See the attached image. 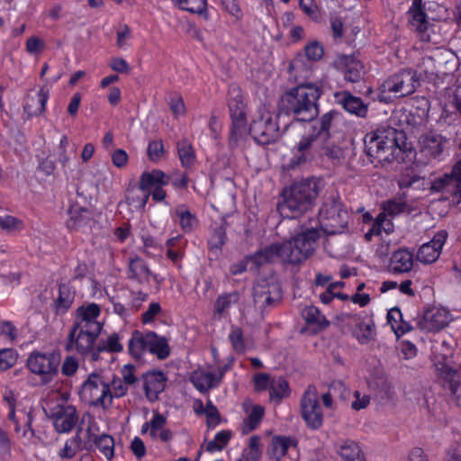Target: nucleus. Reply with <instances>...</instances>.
<instances>
[{"label": "nucleus", "mask_w": 461, "mask_h": 461, "mask_svg": "<svg viewBox=\"0 0 461 461\" xmlns=\"http://www.w3.org/2000/svg\"><path fill=\"white\" fill-rule=\"evenodd\" d=\"M259 441L260 437L252 436L249 439V447L243 449L241 456L237 461H259L262 454Z\"/></svg>", "instance_id": "45"}, {"label": "nucleus", "mask_w": 461, "mask_h": 461, "mask_svg": "<svg viewBox=\"0 0 461 461\" xmlns=\"http://www.w3.org/2000/svg\"><path fill=\"white\" fill-rule=\"evenodd\" d=\"M165 154L163 141L161 140H152L147 148V155L152 162L159 161Z\"/></svg>", "instance_id": "58"}, {"label": "nucleus", "mask_w": 461, "mask_h": 461, "mask_svg": "<svg viewBox=\"0 0 461 461\" xmlns=\"http://www.w3.org/2000/svg\"><path fill=\"white\" fill-rule=\"evenodd\" d=\"M191 380L194 387L202 393L215 386V374L212 372H194Z\"/></svg>", "instance_id": "42"}, {"label": "nucleus", "mask_w": 461, "mask_h": 461, "mask_svg": "<svg viewBox=\"0 0 461 461\" xmlns=\"http://www.w3.org/2000/svg\"><path fill=\"white\" fill-rule=\"evenodd\" d=\"M101 332L83 329L82 327L71 326L64 349L67 352H75L83 358H87L92 362L100 359V348H97L96 340Z\"/></svg>", "instance_id": "8"}, {"label": "nucleus", "mask_w": 461, "mask_h": 461, "mask_svg": "<svg viewBox=\"0 0 461 461\" xmlns=\"http://www.w3.org/2000/svg\"><path fill=\"white\" fill-rule=\"evenodd\" d=\"M321 238L316 228L307 229L283 243H274L267 246L250 256L256 267L272 263L279 258L284 264L297 265L309 258L315 251L317 242Z\"/></svg>", "instance_id": "1"}, {"label": "nucleus", "mask_w": 461, "mask_h": 461, "mask_svg": "<svg viewBox=\"0 0 461 461\" xmlns=\"http://www.w3.org/2000/svg\"><path fill=\"white\" fill-rule=\"evenodd\" d=\"M148 352L155 355L158 359H166L170 354L167 339L153 331H149Z\"/></svg>", "instance_id": "37"}, {"label": "nucleus", "mask_w": 461, "mask_h": 461, "mask_svg": "<svg viewBox=\"0 0 461 461\" xmlns=\"http://www.w3.org/2000/svg\"><path fill=\"white\" fill-rule=\"evenodd\" d=\"M413 267V253L407 249H399L394 251L390 258L388 269L391 273H408Z\"/></svg>", "instance_id": "26"}, {"label": "nucleus", "mask_w": 461, "mask_h": 461, "mask_svg": "<svg viewBox=\"0 0 461 461\" xmlns=\"http://www.w3.org/2000/svg\"><path fill=\"white\" fill-rule=\"evenodd\" d=\"M420 86L417 73L412 69H402L387 77L379 86L377 100L389 104L393 98L413 94Z\"/></svg>", "instance_id": "6"}, {"label": "nucleus", "mask_w": 461, "mask_h": 461, "mask_svg": "<svg viewBox=\"0 0 461 461\" xmlns=\"http://www.w3.org/2000/svg\"><path fill=\"white\" fill-rule=\"evenodd\" d=\"M407 203L402 199L388 200L383 204V212L385 214L395 216L405 211Z\"/></svg>", "instance_id": "57"}, {"label": "nucleus", "mask_w": 461, "mask_h": 461, "mask_svg": "<svg viewBox=\"0 0 461 461\" xmlns=\"http://www.w3.org/2000/svg\"><path fill=\"white\" fill-rule=\"evenodd\" d=\"M150 196V192H142L138 194L137 189L132 186L129 187L126 191L125 201L126 203L136 210L143 209Z\"/></svg>", "instance_id": "46"}, {"label": "nucleus", "mask_w": 461, "mask_h": 461, "mask_svg": "<svg viewBox=\"0 0 461 461\" xmlns=\"http://www.w3.org/2000/svg\"><path fill=\"white\" fill-rule=\"evenodd\" d=\"M321 95V88L315 84H300L284 93L280 99V110L297 122L313 123L319 119V99Z\"/></svg>", "instance_id": "3"}, {"label": "nucleus", "mask_w": 461, "mask_h": 461, "mask_svg": "<svg viewBox=\"0 0 461 461\" xmlns=\"http://www.w3.org/2000/svg\"><path fill=\"white\" fill-rule=\"evenodd\" d=\"M334 101L346 112L359 118H366L368 113V104L357 96L353 95L349 91L334 93Z\"/></svg>", "instance_id": "23"}, {"label": "nucleus", "mask_w": 461, "mask_h": 461, "mask_svg": "<svg viewBox=\"0 0 461 461\" xmlns=\"http://www.w3.org/2000/svg\"><path fill=\"white\" fill-rule=\"evenodd\" d=\"M97 348H100V354L102 352H121L123 348L120 342V337L117 333L111 334L106 341H101L97 343Z\"/></svg>", "instance_id": "54"}, {"label": "nucleus", "mask_w": 461, "mask_h": 461, "mask_svg": "<svg viewBox=\"0 0 461 461\" xmlns=\"http://www.w3.org/2000/svg\"><path fill=\"white\" fill-rule=\"evenodd\" d=\"M337 451L344 461H365L360 447L353 440H341L337 444Z\"/></svg>", "instance_id": "34"}, {"label": "nucleus", "mask_w": 461, "mask_h": 461, "mask_svg": "<svg viewBox=\"0 0 461 461\" xmlns=\"http://www.w3.org/2000/svg\"><path fill=\"white\" fill-rule=\"evenodd\" d=\"M297 441L293 437L285 436H276L271 439V443L268 447V454L270 456L280 460L281 457L285 456L290 447H296Z\"/></svg>", "instance_id": "33"}, {"label": "nucleus", "mask_w": 461, "mask_h": 461, "mask_svg": "<svg viewBox=\"0 0 461 461\" xmlns=\"http://www.w3.org/2000/svg\"><path fill=\"white\" fill-rule=\"evenodd\" d=\"M382 231H384L387 234L393 231V224L391 220L387 219V214L384 212H380L377 215L369 233H366V237L367 238L369 234L378 236Z\"/></svg>", "instance_id": "50"}, {"label": "nucleus", "mask_w": 461, "mask_h": 461, "mask_svg": "<svg viewBox=\"0 0 461 461\" xmlns=\"http://www.w3.org/2000/svg\"><path fill=\"white\" fill-rule=\"evenodd\" d=\"M227 235L226 229L223 225H220L213 229L212 234L208 240V249L212 252H218L226 243Z\"/></svg>", "instance_id": "52"}, {"label": "nucleus", "mask_w": 461, "mask_h": 461, "mask_svg": "<svg viewBox=\"0 0 461 461\" xmlns=\"http://www.w3.org/2000/svg\"><path fill=\"white\" fill-rule=\"evenodd\" d=\"M228 106L231 118L229 145L235 148L247 131V113L241 89L232 85L228 91Z\"/></svg>", "instance_id": "9"}, {"label": "nucleus", "mask_w": 461, "mask_h": 461, "mask_svg": "<svg viewBox=\"0 0 461 461\" xmlns=\"http://www.w3.org/2000/svg\"><path fill=\"white\" fill-rule=\"evenodd\" d=\"M170 182L176 189H186L190 181L188 174L186 172L176 171L171 175Z\"/></svg>", "instance_id": "63"}, {"label": "nucleus", "mask_w": 461, "mask_h": 461, "mask_svg": "<svg viewBox=\"0 0 461 461\" xmlns=\"http://www.w3.org/2000/svg\"><path fill=\"white\" fill-rule=\"evenodd\" d=\"M301 416L311 429H319L323 424V413L319 402L317 388L310 384L300 401Z\"/></svg>", "instance_id": "15"}, {"label": "nucleus", "mask_w": 461, "mask_h": 461, "mask_svg": "<svg viewBox=\"0 0 461 461\" xmlns=\"http://www.w3.org/2000/svg\"><path fill=\"white\" fill-rule=\"evenodd\" d=\"M82 432L83 429L81 427L77 428L76 434L65 442L64 447L59 452V456L60 458L71 459L79 451L85 450L81 444Z\"/></svg>", "instance_id": "38"}, {"label": "nucleus", "mask_w": 461, "mask_h": 461, "mask_svg": "<svg viewBox=\"0 0 461 461\" xmlns=\"http://www.w3.org/2000/svg\"><path fill=\"white\" fill-rule=\"evenodd\" d=\"M341 116L337 110H330L319 117L311 125V131L302 136L292 149L289 168L310 163L319 155L320 141L331 139V129L334 122Z\"/></svg>", "instance_id": "2"}, {"label": "nucleus", "mask_w": 461, "mask_h": 461, "mask_svg": "<svg viewBox=\"0 0 461 461\" xmlns=\"http://www.w3.org/2000/svg\"><path fill=\"white\" fill-rule=\"evenodd\" d=\"M50 91L42 86L35 96L28 95L23 104L24 112L29 117L38 116L44 113Z\"/></svg>", "instance_id": "27"}, {"label": "nucleus", "mask_w": 461, "mask_h": 461, "mask_svg": "<svg viewBox=\"0 0 461 461\" xmlns=\"http://www.w3.org/2000/svg\"><path fill=\"white\" fill-rule=\"evenodd\" d=\"M289 394V384L284 377L280 376L276 379H272L269 389V397L272 402L278 403L283 398L288 397Z\"/></svg>", "instance_id": "41"}, {"label": "nucleus", "mask_w": 461, "mask_h": 461, "mask_svg": "<svg viewBox=\"0 0 461 461\" xmlns=\"http://www.w3.org/2000/svg\"><path fill=\"white\" fill-rule=\"evenodd\" d=\"M79 396L90 406L108 410L111 407L110 383L100 373L92 372L82 384Z\"/></svg>", "instance_id": "10"}, {"label": "nucleus", "mask_w": 461, "mask_h": 461, "mask_svg": "<svg viewBox=\"0 0 461 461\" xmlns=\"http://www.w3.org/2000/svg\"><path fill=\"white\" fill-rule=\"evenodd\" d=\"M173 3L180 9L192 14L206 13L207 0H173Z\"/></svg>", "instance_id": "51"}, {"label": "nucleus", "mask_w": 461, "mask_h": 461, "mask_svg": "<svg viewBox=\"0 0 461 461\" xmlns=\"http://www.w3.org/2000/svg\"><path fill=\"white\" fill-rule=\"evenodd\" d=\"M408 14L411 26L417 31L424 32L428 30L429 23L427 20V14L423 10L422 0H412Z\"/></svg>", "instance_id": "31"}, {"label": "nucleus", "mask_w": 461, "mask_h": 461, "mask_svg": "<svg viewBox=\"0 0 461 461\" xmlns=\"http://www.w3.org/2000/svg\"><path fill=\"white\" fill-rule=\"evenodd\" d=\"M239 300L240 294L236 291L220 294L213 304V314L219 318L227 315L231 305L237 303Z\"/></svg>", "instance_id": "36"}, {"label": "nucleus", "mask_w": 461, "mask_h": 461, "mask_svg": "<svg viewBox=\"0 0 461 461\" xmlns=\"http://www.w3.org/2000/svg\"><path fill=\"white\" fill-rule=\"evenodd\" d=\"M51 416L54 428L59 433L71 431L78 421L76 407L68 403L57 404L51 410Z\"/></svg>", "instance_id": "20"}, {"label": "nucleus", "mask_w": 461, "mask_h": 461, "mask_svg": "<svg viewBox=\"0 0 461 461\" xmlns=\"http://www.w3.org/2000/svg\"><path fill=\"white\" fill-rule=\"evenodd\" d=\"M170 182V176L160 169L145 171L140 175L139 189L141 192H150L158 185H167Z\"/></svg>", "instance_id": "28"}, {"label": "nucleus", "mask_w": 461, "mask_h": 461, "mask_svg": "<svg viewBox=\"0 0 461 461\" xmlns=\"http://www.w3.org/2000/svg\"><path fill=\"white\" fill-rule=\"evenodd\" d=\"M406 136L403 131L389 126H382L365 136L366 155L380 164L398 160L407 149Z\"/></svg>", "instance_id": "4"}, {"label": "nucleus", "mask_w": 461, "mask_h": 461, "mask_svg": "<svg viewBox=\"0 0 461 461\" xmlns=\"http://www.w3.org/2000/svg\"><path fill=\"white\" fill-rule=\"evenodd\" d=\"M75 300V292L68 284H59V295L54 301L56 313H65L71 308Z\"/></svg>", "instance_id": "35"}, {"label": "nucleus", "mask_w": 461, "mask_h": 461, "mask_svg": "<svg viewBox=\"0 0 461 461\" xmlns=\"http://www.w3.org/2000/svg\"><path fill=\"white\" fill-rule=\"evenodd\" d=\"M302 317L309 327H312L315 332L326 329L330 321L313 305L306 306L302 311Z\"/></svg>", "instance_id": "30"}, {"label": "nucleus", "mask_w": 461, "mask_h": 461, "mask_svg": "<svg viewBox=\"0 0 461 461\" xmlns=\"http://www.w3.org/2000/svg\"><path fill=\"white\" fill-rule=\"evenodd\" d=\"M149 331L140 332L134 330L128 343L129 353L136 359L141 358L143 353L148 352Z\"/></svg>", "instance_id": "32"}, {"label": "nucleus", "mask_w": 461, "mask_h": 461, "mask_svg": "<svg viewBox=\"0 0 461 461\" xmlns=\"http://www.w3.org/2000/svg\"><path fill=\"white\" fill-rule=\"evenodd\" d=\"M114 438L106 433L97 437L95 448H97L107 459L111 460L114 456Z\"/></svg>", "instance_id": "47"}, {"label": "nucleus", "mask_w": 461, "mask_h": 461, "mask_svg": "<svg viewBox=\"0 0 461 461\" xmlns=\"http://www.w3.org/2000/svg\"><path fill=\"white\" fill-rule=\"evenodd\" d=\"M174 213L178 218L181 229L185 232H192L197 227L198 220L196 216L185 204L178 205Z\"/></svg>", "instance_id": "39"}, {"label": "nucleus", "mask_w": 461, "mask_h": 461, "mask_svg": "<svg viewBox=\"0 0 461 461\" xmlns=\"http://www.w3.org/2000/svg\"><path fill=\"white\" fill-rule=\"evenodd\" d=\"M264 416V408L260 405H255L251 412L243 420L241 426L242 434H249L258 428Z\"/></svg>", "instance_id": "43"}, {"label": "nucleus", "mask_w": 461, "mask_h": 461, "mask_svg": "<svg viewBox=\"0 0 461 461\" xmlns=\"http://www.w3.org/2000/svg\"><path fill=\"white\" fill-rule=\"evenodd\" d=\"M432 362L437 375L442 379H452L461 373V365L454 359V348L446 340L433 347Z\"/></svg>", "instance_id": "13"}, {"label": "nucleus", "mask_w": 461, "mask_h": 461, "mask_svg": "<svg viewBox=\"0 0 461 461\" xmlns=\"http://www.w3.org/2000/svg\"><path fill=\"white\" fill-rule=\"evenodd\" d=\"M320 191V181L314 177L295 182L283 192L277 211L283 217L297 218L312 207Z\"/></svg>", "instance_id": "5"}, {"label": "nucleus", "mask_w": 461, "mask_h": 461, "mask_svg": "<svg viewBox=\"0 0 461 461\" xmlns=\"http://www.w3.org/2000/svg\"><path fill=\"white\" fill-rule=\"evenodd\" d=\"M433 193L458 197L461 201V158L454 164L450 173L436 177L430 186Z\"/></svg>", "instance_id": "16"}, {"label": "nucleus", "mask_w": 461, "mask_h": 461, "mask_svg": "<svg viewBox=\"0 0 461 461\" xmlns=\"http://www.w3.org/2000/svg\"><path fill=\"white\" fill-rule=\"evenodd\" d=\"M451 319L447 310L432 307L425 310L422 317L418 320L417 326L421 330L436 332L447 326Z\"/></svg>", "instance_id": "18"}, {"label": "nucleus", "mask_w": 461, "mask_h": 461, "mask_svg": "<svg viewBox=\"0 0 461 461\" xmlns=\"http://www.w3.org/2000/svg\"><path fill=\"white\" fill-rule=\"evenodd\" d=\"M177 153L181 165L185 169H191L196 161L195 152L192 144L186 140L177 142Z\"/></svg>", "instance_id": "40"}, {"label": "nucleus", "mask_w": 461, "mask_h": 461, "mask_svg": "<svg viewBox=\"0 0 461 461\" xmlns=\"http://www.w3.org/2000/svg\"><path fill=\"white\" fill-rule=\"evenodd\" d=\"M336 68L344 75V79L350 83L359 82L364 75L362 63L353 56L342 55L335 61Z\"/></svg>", "instance_id": "25"}, {"label": "nucleus", "mask_w": 461, "mask_h": 461, "mask_svg": "<svg viewBox=\"0 0 461 461\" xmlns=\"http://www.w3.org/2000/svg\"><path fill=\"white\" fill-rule=\"evenodd\" d=\"M128 278L137 282L143 289L151 290L150 279H153L159 288L162 279L153 274L147 263L140 258L135 257L129 261Z\"/></svg>", "instance_id": "19"}, {"label": "nucleus", "mask_w": 461, "mask_h": 461, "mask_svg": "<svg viewBox=\"0 0 461 461\" xmlns=\"http://www.w3.org/2000/svg\"><path fill=\"white\" fill-rule=\"evenodd\" d=\"M110 383L111 406L113 398H121L128 392V385L119 377L114 376Z\"/></svg>", "instance_id": "59"}, {"label": "nucleus", "mask_w": 461, "mask_h": 461, "mask_svg": "<svg viewBox=\"0 0 461 461\" xmlns=\"http://www.w3.org/2000/svg\"><path fill=\"white\" fill-rule=\"evenodd\" d=\"M17 360V352L13 348L0 349V372L12 367Z\"/></svg>", "instance_id": "56"}, {"label": "nucleus", "mask_w": 461, "mask_h": 461, "mask_svg": "<svg viewBox=\"0 0 461 461\" xmlns=\"http://www.w3.org/2000/svg\"><path fill=\"white\" fill-rule=\"evenodd\" d=\"M16 327L9 321L0 320V339L13 343L17 338Z\"/></svg>", "instance_id": "60"}, {"label": "nucleus", "mask_w": 461, "mask_h": 461, "mask_svg": "<svg viewBox=\"0 0 461 461\" xmlns=\"http://www.w3.org/2000/svg\"><path fill=\"white\" fill-rule=\"evenodd\" d=\"M143 389L149 402L158 400V395L165 390L167 377L162 371H149L142 375Z\"/></svg>", "instance_id": "24"}, {"label": "nucleus", "mask_w": 461, "mask_h": 461, "mask_svg": "<svg viewBox=\"0 0 461 461\" xmlns=\"http://www.w3.org/2000/svg\"><path fill=\"white\" fill-rule=\"evenodd\" d=\"M277 118L278 115L265 112L253 120L249 126V133L258 143L268 145L279 140L281 131Z\"/></svg>", "instance_id": "14"}, {"label": "nucleus", "mask_w": 461, "mask_h": 461, "mask_svg": "<svg viewBox=\"0 0 461 461\" xmlns=\"http://www.w3.org/2000/svg\"><path fill=\"white\" fill-rule=\"evenodd\" d=\"M203 412L206 415V425L208 429H214L221 423V414L217 407L211 401H208Z\"/></svg>", "instance_id": "55"}, {"label": "nucleus", "mask_w": 461, "mask_h": 461, "mask_svg": "<svg viewBox=\"0 0 461 461\" xmlns=\"http://www.w3.org/2000/svg\"><path fill=\"white\" fill-rule=\"evenodd\" d=\"M374 328L375 324L372 321L366 323L363 321H359L357 322V330L354 331V336L359 343L367 344L374 339L375 335Z\"/></svg>", "instance_id": "49"}, {"label": "nucleus", "mask_w": 461, "mask_h": 461, "mask_svg": "<svg viewBox=\"0 0 461 461\" xmlns=\"http://www.w3.org/2000/svg\"><path fill=\"white\" fill-rule=\"evenodd\" d=\"M420 155L426 158V163L442 158L447 139L433 131L424 133L420 138Z\"/></svg>", "instance_id": "17"}, {"label": "nucleus", "mask_w": 461, "mask_h": 461, "mask_svg": "<svg viewBox=\"0 0 461 461\" xmlns=\"http://www.w3.org/2000/svg\"><path fill=\"white\" fill-rule=\"evenodd\" d=\"M318 156H326L333 162H339L343 158V150L339 146L331 143L330 139L326 141H320Z\"/></svg>", "instance_id": "48"}, {"label": "nucleus", "mask_w": 461, "mask_h": 461, "mask_svg": "<svg viewBox=\"0 0 461 461\" xmlns=\"http://www.w3.org/2000/svg\"><path fill=\"white\" fill-rule=\"evenodd\" d=\"M252 295L256 308L262 312L274 308L282 299L280 283L275 276L261 278L254 285Z\"/></svg>", "instance_id": "12"}, {"label": "nucleus", "mask_w": 461, "mask_h": 461, "mask_svg": "<svg viewBox=\"0 0 461 461\" xmlns=\"http://www.w3.org/2000/svg\"><path fill=\"white\" fill-rule=\"evenodd\" d=\"M233 433L231 430L223 429L216 433L214 438L210 440L205 445V449L208 452L213 453L221 451L229 444Z\"/></svg>", "instance_id": "44"}, {"label": "nucleus", "mask_w": 461, "mask_h": 461, "mask_svg": "<svg viewBox=\"0 0 461 461\" xmlns=\"http://www.w3.org/2000/svg\"><path fill=\"white\" fill-rule=\"evenodd\" d=\"M229 340L236 353L242 354L245 352L246 344L243 337V331L240 327H231L229 334Z\"/></svg>", "instance_id": "53"}, {"label": "nucleus", "mask_w": 461, "mask_h": 461, "mask_svg": "<svg viewBox=\"0 0 461 461\" xmlns=\"http://www.w3.org/2000/svg\"><path fill=\"white\" fill-rule=\"evenodd\" d=\"M60 359V354L56 351L34 350L29 354L26 366L32 374L40 377L42 384H48L58 375Z\"/></svg>", "instance_id": "11"}, {"label": "nucleus", "mask_w": 461, "mask_h": 461, "mask_svg": "<svg viewBox=\"0 0 461 461\" xmlns=\"http://www.w3.org/2000/svg\"><path fill=\"white\" fill-rule=\"evenodd\" d=\"M349 214L339 196L330 195L319 211V222L328 235L342 233L348 227Z\"/></svg>", "instance_id": "7"}, {"label": "nucleus", "mask_w": 461, "mask_h": 461, "mask_svg": "<svg viewBox=\"0 0 461 461\" xmlns=\"http://www.w3.org/2000/svg\"><path fill=\"white\" fill-rule=\"evenodd\" d=\"M101 308L95 303L83 304L76 310L73 326L101 332L103 325L97 321Z\"/></svg>", "instance_id": "21"}, {"label": "nucleus", "mask_w": 461, "mask_h": 461, "mask_svg": "<svg viewBox=\"0 0 461 461\" xmlns=\"http://www.w3.org/2000/svg\"><path fill=\"white\" fill-rule=\"evenodd\" d=\"M68 219L66 222L69 230H80L89 225L93 216L89 209L79 206L77 204L72 205L68 210Z\"/></svg>", "instance_id": "29"}, {"label": "nucleus", "mask_w": 461, "mask_h": 461, "mask_svg": "<svg viewBox=\"0 0 461 461\" xmlns=\"http://www.w3.org/2000/svg\"><path fill=\"white\" fill-rule=\"evenodd\" d=\"M305 55L310 60H319L322 58L324 50L322 45L318 41H312L305 46Z\"/></svg>", "instance_id": "62"}, {"label": "nucleus", "mask_w": 461, "mask_h": 461, "mask_svg": "<svg viewBox=\"0 0 461 461\" xmlns=\"http://www.w3.org/2000/svg\"><path fill=\"white\" fill-rule=\"evenodd\" d=\"M0 228L6 231L20 230L23 228V223L12 215H5L0 216Z\"/></svg>", "instance_id": "61"}, {"label": "nucleus", "mask_w": 461, "mask_h": 461, "mask_svg": "<svg viewBox=\"0 0 461 461\" xmlns=\"http://www.w3.org/2000/svg\"><path fill=\"white\" fill-rule=\"evenodd\" d=\"M447 239V230H441L438 231L430 241L423 244L418 249L417 260L423 264L434 263L438 258Z\"/></svg>", "instance_id": "22"}, {"label": "nucleus", "mask_w": 461, "mask_h": 461, "mask_svg": "<svg viewBox=\"0 0 461 461\" xmlns=\"http://www.w3.org/2000/svg\"><path fill=\"white\" fill-rule=\"evenodd\" d=\"M457 376H453L452 379H444L449 384V391L453 400L456 405L461 407V382L456 380Z\"/></svg>", "instance_id": "64"}]
</instances>
